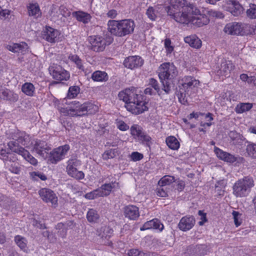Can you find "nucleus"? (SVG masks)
I'll return each instance as SVG.
<instances>
[{"label":"nucleus","instance_id":"f257e3e1","mask_svg":"<svg viewBox=\"0 0 256 256\" xmlns=\"http://www.w3.org/2000/svg\"><path fill=\"white\" fill-rule=\"evenodd\" d=\"M170 5L166 10L168 15L176 22L190 24L196 27L202 26L209 22V19L193 4L188 3L185 0H167Z\"/></svg>","mask_w":256,"mask_h":256},{"label":"nucleus","instance_id":"f03ea898","mask_svg":"<svg viewBox=\"0 0 256 256\" xmlns=\"http://www.w3.org/2000/svg\"><path fill=\"white\" fill-rule=\"evenodd\" d=\"M118 96L125 102L126 110L133 114H139L148 110V102L142 95L136 93L134 87L120 92Z\"/></svg>","mask_w":256,"mask_h":256},{"label":"nucleus","instance_id":"7ed1b4c3","mask_svg":"<svg viewBox=\"0 0 256 256\" xmlns=\"http://www.w3.org/2000/svg\"><path fill=\"white\" fill-rule=\"evenodd\" d=\"M12 140H13L8 143L9 149L12 152L22 156L30 164L36 166L38 164L37 160L32 156L27 150L20 146L18 144L19 143L28 148H31L34 140L32 141L30 136L24 132L18 130L14 134Z\"/></svg>","mask_w":256,"mask_h":256},{"label":"nucleus","instance_id":"20e7f679","mask_svg":"<svg viewBox=\"0 0 256 256\" xmlns=\"http://www.w3.org/2000/svg\"><path fill=\"white\" fill-rule=\"evenodd\" d=\"M108 29L112 34L118 36H124L134 32L135 24L130 19L121 20H110L108 22Z\"/></svg>","mask_w":256,"mask_h":256},{"label":"nucleus","instance_id":"39448f33","mask_svg":"<svg viewBox=\"0 0 256 256\" xmlns=\"http://www.w3.org/2000/svg\"><path fill=\"white\" fill-rule=\"evenodd\" d=\"M179 83L178 99L182 104H184L187 101L186 97L190 96L195 92L196 88L199 86L200 82L191 76H186L180 80Z\"/></svg>","mask_w":256,"mask_h":256},{"label":"nucleus","instance_id":"423d86ee","mask_svg":"<svg viewBox=\"0 0 256 256\" xmlns=\"http://www.w3.org/2000/svg\"><path fill=\"white\" fill-rule=\"evenodd\" d=\"M254 186L252 178L250 177H244L238 180L232 186V194L236 198L246 196Z\"/></svg>","mask_w":256,"mask_h":256},{"label":"nucleus","instance_id":"0eeeda50","mask_svg":"<svg viewBox=\"0 0 256 256\" xmlns=\"http://www.w3.org/2000/svg\"><path fill=\"white\" fill-rule=\"evenodd\" d=\"M91 49L94 52L103 51L106 46L110 44L112 40L110 38L102 36H92L88 38Z\"/></svg>","mask_w":256,"mask_h":256},{"label":"nucleus","instance_id":"6e6552de","mask_svg":"<svg viewBox=\"0 0 256 256\" xmlns=\"http://www.w3.org/2000/svg\"><path fill=\"white\" fill-rule=\"evenodd\" d=\"M158 76L161 80H172L176 76V68L172 63L165 62L162 64L158 70Z\"/></svg>","mask_w":256,"mask_h":256},{"label":"nucleus","instance_id":"1a4fd4ad","mask_svg":"<svg viewBox=\"0 0 256 256\" xmlns=\"http://www.w3.org/2000/svg\"><path fill=\"white\" fill-rule=\"evenodd\" d=\"M66 170L68 174L78 180H82L84 174L82 171L78 170L77 168L81 165V162L76 158H72L66 162Z\"/></svg>","mask_w":256,"mask_h":256},{"label":"nucleus","instance_id":"9d476101","mask_svg":"<svg viewBox=\"0 0 256 256\" xmlns=\"http://www.w3.org/2000/svg\"><path fill=\"white\" fill-rule=\"evenodd\" d=\"M114 186V184H105L98 188L86 193L84 196L88 200H94L99 197L106 196L110 194Z\"/></svg>","mask_w":256,"mask_h":256},{"label":"nucleus","instance_id":"9b49d317","mask_svg":"<svg viewBox=\"0 0 256 256\" xmlns=\"http://www.w3.org/2000/svg\"><path fill=\"white\" fill-rule=\"evenodd\" d=\"M69 150L70 146L68 144L59 146L54 149L50 154L48 153L46 158L50 162L56 164L65 158Z\"/></svg>","mask_w":256,"mask_h":256},{"label":"nucleus","instance_id":"f8f14e48","mask_svg":"<svg viewBox=\"0 0 256 256\" xmlns=\"http://www.w3.org/2000/svg\"><path fill=\"white\" fill-rule=\"evenodd\" d=\"M31 149L32 151L36 152L42 158L46 159L48 156V153L50 150V148L46 142L36 140H34Z\"/></svg>","mask_w":256,"mask_h":256},{"label":"nucleus","instance_id":"ddd939ff","mask_svg":"<svg viewBox=\"0 0 256 256\" xmlns=\"http://www.w3.org/2000/svg\"><path fill=\"white\" fill-rule=\"evenodd\" d=\"M49 70L52 78L57 80H67L70 78L68 72L60 66H51Z\"/></svg>","mask_w":256,"mask_h":256},{"label":"nucleus","instance_id":"4468645a","mask_svg":"<svg viewBox=\"0 0 256 256\" xmlns=\"http://www.w3.org/2000/svg\"><path fill=\"white\" fill-rule=\"evenodd\" d=\"M130 134L137 141L142 142H148L151 138L143 131L142 128L138 124H133L130 128Z\"/></svg>","mask_w":256,"mask_h":256},{"label":"nucleus","instance_id":"2eb2a0df","mask_svg":"<svg viewBox=\"0 0 256 256\" xmlns=\"http://www.w3.org/2000/svg\"><path fill=\"white\" fill-rule=\"evenodd\" d=\"M223 8L234 16L240 14L244 10L242 6L236 0H227L222 5Z\"/></svg>","mask_w":256,"mask_h":256},{"label":"nucleus","instance_id":"dca6fc26","mask_svg":"<svg viewBox=\"0 0 256 256\" xmlns=\"http://www.w3.org/2000/svg\"><path fill=\"white\" fill-rule=\"evenodd\" d=\"M60 34V33L58 30L49 26H46L42 30L43 38L50 43L58 42Z\"/></svg>","mask_w":256,"mask_h":256},{"label":"nucleus","instance_id":"f3484780","mask_svg":"<svg viewBox=\"0 0 256 256\" xmlns=\"http://www.w3.org/2000/svg\"><path fill=\"white\" fill-rule=\"evenodd\" d=\"M41 198L46 203H50L52 206L58 204V197L55 193L51 190L46 188L40 189L38 192Z\"/></svg>","mask_w":256,"mask_h":256},{"label":"nucleus","instance_id":"a211bd4d","mask_svg":"<svg viewBox=\"0 0 256 256\" xmlns=\"http://www.w3.org/2000/svg\"><path fill=\"white\" fill-rule=\"evenodd\" d=\"M86 104H80L78 102L74 101L73 106L66 110V114L71 116H81L86 114Z\"/></svg>","mask_w":256,"mask_h":256},{"label":"nucleus","instance_id":"6ab92c4d","mask_svg":"<svg viewBox=\"0 0 256 256\" xmlns=\"http://www.w3.org/2000/svg\"><path fill=\"white\" fill-rule=\"evenodd\" d=\"M244 29V25L238 22H230L226 24L224 28L225 33L230 35L242 34Z\"/></svg>","mask_w":256,"mask_h":256},{"label":"nucleus","instance_id":"aec40b11","mask_svg":"<svg viewBox=\"0 0 256 256\" xmlns=\"http://www.w3.org/2000/svg\"><path fill=\"white\" fill-rule=\"evenodd\" d=\"M143 64L142 59L137 56H128L124 62V66L131 70L140 67Z\"/></svg>","mask_w":256,"mask_h":256},{"label":"nucleus","instance_id":"412c9836","mask_svg":"<svg viewBox=\"0 0 256 256\" xmlns=\"http://www.w3.org/2000/svg\"><path fill=\"white\" fill-rule=\"evenodd\" d=\"M206 248L203 244L190 246L187 248L186 253L189 256H200L206 254Z\"/></svg>","mask_w":256,"mask_h":256},{"label":"nucleus","instance_id":"4be33fe9","mask_svg":"<svg viewBox=\"0 0 256 256\" xmlns=\"http://www.w3.org/2000/svg\"><path fill=\"white\" fill-rule=\"evenodd\" d=\"M195 224V220L193 216H186L181 218L178 223L179 228L184 232L190 230Z\"/></svg>","mask_w":256,"mask_h":256},{"label":"nucleus","instance_id":"5701e85b","mask_svg":"<svg viewBox=\"0 0 256 256\" xmlns=\"http://www.w3.org/2000/svg\"><path fill=\"white\" fill-rule=\"evenodd\" d=\"M6 48L12 52L24 54L28 51V46L26 43L20 42L8 44L6 46Z\"/></svg>","mask_w":256,"mask_h":256},{"label":"nucleus","instance_id":"b1692460","mask_svg":"<svg viewBox=\"0 0 256 256\" xmlns=\"http://www.w3.org/2000/svg\"><path fill=\"white\" fill-rule=\"evenodd\" d=\"M214 152L220 159L227 162L233 163L236 160V158L234 156L224 152L217 147L214 148Z\"/></svg>","mask_w":256,"mask_h":256},{"label":"nucleus","instance_id":"393cba45","mask_svg":"<svg viewBox=\"0 0 256 256\" xmlns=\"http://www.w3.org/2000/svg\"><path fill=\"white\" fill-rule=\"evenodd\" d=\"M234 68V66L231 61L225 60L222 62L220 68L218 71V74L224 76H229Z\"/></svg>","mask_w":256,"mask_h":256},{"label":"nucleus","instance_id":"a878e982","mask_svg":"<svg viewBox=\"0 0 256 256\" xmlns=\"http://www.w3.org/2000/svg\"><path fill=\"white\" fill-rule=\"evenodd\" d=\"M164 228V226L160 221L158 219L154 218L145 222L140 228V230H144L150 228H154L158 230L160 232H162Z\"/></svg>","mask_w":256,"mask_h":256},{"label":"nucleus","instance_id":"bb28decb","mask_svg":"<svg viewBox=\"0 0 256 256\" xmlns=\"http://www.w3.org/2000/svg\"><path fill=\"white\" fill-rule=\"evenodd\" d=\"M124 213L126 217L132 220L136 219L140 216L138 208L133 205L126 206Z\"/></svg>","mask_w":256,"mask_h":256},{"label":"nucleus","instance_id":"cd10ccee","mask_svg":"<svg viewBox=\"0 0 256 256\" xmlns=\"http://www.w3.org/2000/svg\"><path fill=\"white\" fill-rule=\"evenodd\" d=\"M72 16L75 18L78 21L84 24L88 23L92 18L89 14L82 11L74 12L72 13Z\"/></svg>","mask_w":256,"mask_h":256},{"label":"nucleus","instance_id":"c85d7f7f","mask_svg":"<svg viewBox=\"0 0 256 256\" xmlns=\"http://www.w3.org/2000/svg\"><path fill=\"white\" fill-rule=\"evenodd\" d=\"M91 78L94 82H106L108 80V76L105 72L96 70L92 74Z\"/></svg>","mask_w":256,"mask_h":256},{"label":"nucleus","instance_id":"c756f323","mask_svg":"<svg viewBox=\"0 0 256 256\" xmlns=\"http://www.w3.org/2000/svg\"><path fill=\"white\" fill-rule=\"evenodd\" d=\"M184 40L190 46L196 48H199L202 46L201 40L196 36H186L184 38Z\"/></svg>","mask_w":256,"mask_h":256},{"label":"nucleus","instance_id":"7c9ffc66","mask_svg":"<svg viewBox=\"0 0 256 256\" xmlns=\"http://www.w3.org/2000/svg\"><path fill=\"white\" fill-rule=\"evenodd\" d=\"M28 14L30 16L38 18L41 15V12L37 3H30L28 6Z\"/></svg>","mask_w":256,"mask_h":256},{"label":"nucleus","instance_id":"2f4dec72","mask_svg":"<svg viewBox=\"0 0 256 256\" xmlns=\"http://www.w3.org/2000/svg\"><path fill=\"white\" fill-rule=\"evenodd\" d=\"M22 91L27 96H33L34 95L36 89L32 83L25 82L22 86Z\"/></svg>","mask_w":256,"mask_h":256},{"label":"nucleus","instance_id":"473e14b6","mask_svg":"<svg viewBox=\"0 0 256 256\" xmlns=\"http://www.w3.org/2000/svg\"><path fill=\"white\" fill-rule=\"evenodd\" d=\"M166 142L167 146L172 150H177L180 148V143L174 136H170L168 137Z\"/></svg>","mask_w":256,"mask_h":256},{"label":"nucleus","instance_id":"72a5a7b5","mask_svg":"<svg viewBox=\"0 0 256 256\" xmlns=\"http://www.w3.org/2000/svg\"><path fill=\"white\" fill-rule=\"evenodd\" d=\"M252 107V104L249 102L240 103L236 108V112L242 114L250 110Z\"/></svg>","mask_w":256,"mask_h":256},{"label":"nucleus","instance_id":"f704fd0d","mask_svg":"<svg viewBox=\"0 0 256 256\" xmlns=\"http://www.w3.org/2000/svg\"><path fill=\"white\" fill-rule=\"evenodd\" d=\"M14 241L20 249L24 251L27 250V240L24 237L18 235L14 238Z\"/></svg>","mask_w":256,"mask_h":256},{"label":"nucleus","instance_id":"c9c22d12","mask_svg":"<svg viewBox=\"0 0 256 256\" xmlns=\"http://www.w3.org/2000/svg\"><path fill=\"white\" fill-rule=\"evenodd\" d=\"M100 216L98 212L93 209H90L86 214V218L90 222H96L98 220Z\"/></svg>","mask_w":256,"mask_h":256},{"label":"nucleus","instance_id":"e433bc0d","mask_svg":"<svg viewBox=\"0 0 256 256\" xmlns=\"http://www.w3.org/2000/svg\"><path fill=\"white\" fill-rule=\"evenodd\" d=\"M175 182L174 178L170 176H165L158 182V184L160 187L168 186Z\"/></svg>","mask_w":256,"mask_h":256},{"label":"nucleus","instance_id":"4c0bfd02","mask_svg":"<svg viewBox=\"0 0 256 256\" xmlns=\"http://www.w3.org/2000/svg\"><path fill=\"white\" fill-rule=\"evenodd\" d=\"M68 60L74 63L78 69L84 71V66L82 62L77 55L70 54L68 56Z\"/></svg>","mask_w":256,"mask_h":256},{"label":"nucleus","instance_id":"58836bf2","mask_svg":"<svg viewBox=\"0 0 256 256\" xmlns=\"http://www.w3.org/2000/svg\"><path fill=\"white\" fill-rule=\"evenodd\" d=\"M118 154V150L117 148L110 149L104 152L102 154V158L105 160L112 158Z\"/></svg>","mask_w":256,"mask_h":256},{"label":"nucleus","instance_id":"ea45409f","mask_svg":"<svg viewBox=\"0 0 256 256\" xmlns=\"http://www.w3.org/2000/svg\"><path fill=\"white\" fill-rule=\"evenodd\" d=\"M150 252H144L138 249L132 248L128 250V256H151Z\"/></svg>","mask_w":256,"mask_h":256},{"label":"nucleus","instance_id":"a19ab883","mask_svg":"<svg viewBox=\"0 0 256 256\" xmlns=\"http://www.w3.org/2000/svg\"><path fill=\"white\" fill-rule=\"evenodd\" d=\"M80 92V88L78 86H72L69 88L68 93V97L69 98H76Z\"/></svg>","mask_w":256,"mask_h":256},{"label":"nucleus","instance_id":"79ce46f5","mask_svg":"<svg viewBox=\"0 0 256 256\" xmlns=\"http://www.w3.org/2000/svg\"><path fill=\"white\" fill-rule=\"evenodd\" d=\"M246 152L248 154L256 158V143H250L248 144L246 148Z\"/></svg>","mask_w":256,"mask_h":256},{"label":"nucleus","instance_id":"37998d69","mask_svg":"<svg viewBox=\"0 0 256 256\" xmlns=\"http://www.w3.org/2000/svg\"><path fill=\"white\" fill-rule=\"evenodd\" d=\"M30 178L34 180H37L38 178L42 180H45L47 178L46 176L43 173L39 172H30Z\"/></svg>","mask_w":256,"mask_h":256},{"label":"nucleus","instance_id":"c03bdc74","mask_svg":"<svg viewBox=\"0 0 256 256\" xmlns=\"http://www.w3.org/2000/svg\"><path fill=\"white\" fill-rule=\"evenodd\" d=\"M16 159L13 158L12 160V162L10 165V166L9 170H10L15 174H20V164L17 162H14V160Z\"/></svg>","mask_w":256,"mask_h":256},{"label":"nucleus","instance_id":"a18cd8bd","mask_svg":"<svg viewBox=\"0 0 256 256\" xmlns=\"http://www.w3.org/2000/svg\"><path fill=\"white\" fill-rule=\"evenodd\" d=\"M148 86H150L151 88L154 89V92H157V93L160 95L162 94V90L159 88L158 84L156 80L153 78H150L149 79L148 81Z\"/></svg>","mask_w":256,"mask_h":256},{"label":"nucleus","instance_id":"49530a36","mask_svg":"<svg viewBox=\"0 0 256 256\" xmlns=\"http://www.w3.org/2000/svg\"><path fill=\"white\" fill-rule=\"evenodd\" d=\"M86 114H93L98 111V106L97 105L91 102H86Z\"/></svg>","mask_w":256,"mask_h":256},{"label":"nucleus","instance_id":"de8ad7c7","mask_svg":"<svg viewBox=\"0 0 256 256\" xmlns=\"http://www.w3.org/2000/svg\"><path fill=\"white\" fill-rule=\"evenodd\" d=\"M158 10L153 7H149L147 10L146 14L148 17L152 20H155L157 17Z\"/></svg>","mask_w":256,"mask_h":256},{"label":"nucleus","instance_id":"09e8293b","mask_svg":"<svg viewBox=\"0 0 256 256\" xmlns=\"http://www.w3.org/2000/svg\"><path fill=\"white\" fill-rule=\"evenodd\" d=\"M247 16L250 18H256V4H252L246 10Z\"/></svg>","mask_w":256,"mask_h":256},{"label":"nucleus","instance_id":"8fccbe9b","mask_svg":"<svg viewBox=\"0 0 256 256\" xmlns=\"http://www.w3.org/2000/svg\"><path fill=\"white\" fill-rule=\"evenodd\" d=\"M232 214L234 220V224L236 227H238L242 224V214L236 211H233Z\"/></svg>","mask_w":256,"mask_h":256},{"label":"nucleus","instance_id":"3c124183","mask_svg":"<svg viewBox=\"0 0 256 256\" xmlns=\"http://www.w3.org/2000/svg\"><path fill=\"white\" fill-rule=\"evenodd\" d=\"M10 10L7 9H3L0 6V18L2 20L8 19L10 18Z\"/></svg>","mask_w":256,"mask_h":256},{"label":"nucleus","instance_id":"603ef678","mask_svg":"<svg viewBox=\"0 0 256 256\" xmlns=\"http://www.w3.org/2000/svg\"><path fill=\"white\" fill-rule=\"evenodd\" d=\"M116 124V127L122 131H126L129 128V126L122 120H118Z\"/></svg>","mask_w":256,"mask_h":256},{"label":"nucleus","instance_id":"864d4df0","mask_svg":"<svg viewBox=\"0 0 256 256\" xmlns=\"http://www.w3.org/2000/svg\"><path fill=\"white\" fill-rule=\"evenodd\" d=\"M164 48L166 50L168 54H171L174 50V47L172 45V42L168 38H166L164 40Z\"/></svg>","mask_w":256,"mask_h":256},{"label":"nucleus","instance_id":"5fc2aeb1","mask_svg":"<svg viewBox=\"0 0 256 256\" xmlns=\"http://www.w3.org/2000/svg\"><path fill=\"white\" fill-rule=\"evenodd\" d=\"M131 160L134 162H136L140 160L143 158V154L137 152H132L130 156Z\"/></svg>","mask_w":256,"mask_h":256},{"label":"nucleus","instance_id":"6e6d98bb","mask_svg":"<svg viewBox=\"0 0 256 256\" xmlns=\"http://www.w3.org/2000/svg\"><path fill=\"white\" fill-rule=\"evenodd\" d=\"M31 223L32 224L40 228H46V226L44 224L41 220H36V218H34L32 222Z\"/></svg>","mask_w":256,"mask_h":256},{"label":"nucleus","instance_id":"4d7b16f0","mask_svg":"<svg viewBox=\"0 0 256 256\" xmlns=\"http://www.w3.org/2000/svg\"><path fill=\"white\" fill-rule=\"evenodd\" d=\"M156 195L160 197L164 198L168 196V192L163 188L160 186L156 190Z\"/></svg>","mask_w":256,"mask_h":256},{"label":"nucleus","instance_id":"13d9d810","mask_svg":"<svg viewBox=\"0 0 256 256\" xmlns=\"http://www.w3.org/2000/svg\"><path fill=\"white\" fill-rule=\"evenodd\" d=\"M18 98V96L15 94L14 92L10 91L8 93V95L6 98V100H9L10 101L16 102Z\"/></svg>","mask_w":256,"mask_h":256},{"label":"nucleus","instance_id":"bf43d9fd","mask_svg":"<svg viewBox=\"0 0 256 256\" xmlns=\"http://www.w3.org/2000/svg\"><path fill=\"white\" fill-rule=\"evenodd\" d=\"M10 92V90L4 88L2 85L0 84V94H2L0 96L2 98L6 100V98L8 95V93Z\"/></svg>","mask_w":256,"mask_h":256},{"label":"nucleus","instance_id":"052dcab7","mask_svg":"<svg viewBox=\"0 0 256 256\" xmlns=\"http://www.w3.org/2000/svg\"><path fill=\"white\" fill-rule=\"evenodd\" d=\"M198 214L200 216V220L198 222V224L200 226H202L207 221L206 214L200 210Z\"/></svg>","mask_w":256,"mask_h":256},{"label":"nucleus","instance_id":"680f3d73","mask_svg":"<svg viewBox=\"0 0 256 256\" xmlns=\"http://www.w3.org/2000/svg\"><path fill=\"white\" fill-rule=\"evenodd\" d=\"M162 84H163V88L161 90H164L166 94H168L170 92L171 90L170 86L168 84L167 82H165L162 80Z\"/></svg>","mask_w":256,"mask_h":256},{"label":"nucleus","instance_id":"e2e57ef3","mask_svg":"<svg viewBox=\"0 0 256 256\" xmlns=\"http://www.w3.org/2000/svg\"><path fill=\"white\" fill-rule=\"evenodd\" d=\"M176 189L179 190L181 191L182 190L185 186V183L183 180H179L176 182Z\"/></svg>","mask_w":256,"mask_h":256},{"label":"nucleus","instance_id":"0e129e2a","mask_svg":"<svg viewBox=\"0 0 256 256\" xmlns=\"http://www.w3.org/2000/svg\"><path fill=\"white\" fill-rule=\"evenodd\" d=\"M107 16L111 18H115L118 15V12L115 10H110L106 14Z\"/></svg>","mask_w":256,"mask_h":256},{"label":"nucleus","instance_id":"69168bd1","mask_svg":"<svg viewBox=\"0 0 256 256\" xmlns=\"http://www.w3.org/2000/svg\"><path fill=\"white\" fill-rule=\"evenodd\" d=\"M157 93V92H154V89L151 88L150 86H148L147 88H146L144 90V94H155Z\"/></svg>","mask_w":256,"mask_h":256},{"label":"nucleus","instance_id":"338daca9","mask_svg":"<svg viewBox=\"0 0 256 256\" xmlns=\"http://www.w3.org/2000/svg\"><path fill=\"white\" fill-rule=\"evenodd\" d=\"M226 184V182L224 180H222L218 182L216 184V188H217L218 187H220L222 189H224L225 188Z\"/></svg>","mask_w":256,"mask_h":256},{"label":"nucleus","instance_id":"774afa93","mask_svg":"<svg viewBox=\"0 0 256 256\" xmlns=\"http://www.w3.org/2000/svg\"><path fill=\"white\" fill-rule=\"evenodd\" d=\"M108 232V234H107L105 235V234H104L102 235V238L104 237L106 238H108L110 237V234H112V230L111 229H110L108 228H106L104 229V232Z\"/></svg>","mask_w":256,"mask_h":256}]
</instances>
